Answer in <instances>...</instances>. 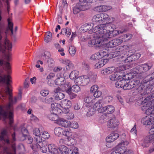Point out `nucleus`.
Returning <instances> with one entry per match:
<instances>
[{
    "instance_id": "2",
    "label": "nucleus",
    "mask_w": 154,
    "mask_h": 154,
    "mask_svg": "<svg viewBox=\"0 0 154 154\" xmlns=\"http://www.w3.org/2000/svg\"><path fill=\"white\" fill-rule=\"evenodd\" d=\"M128 90L137 86L138 92L142 96L146 97V95L154 91L153 87L152 85H149L147 82H142L140 83V81L138 79H133L128 83Z\"/></svg>"
},
{
    "instance_id": "48",
    "label": "nucleus",
    "mask_w": 154,
    "mask_h": 154,
    "mask_svg": "<svg viewBox=\"0 0 154 154\" xmlns=\"http://www.w3.org/2000/svg\"><path fill=\"white\" fill-rule=\"evenodd\" d=\"M80 87L77 85H73L71 88V91L75 93H78L80 91Z\"/></svg>"
},
{
    "instance_id": "49",
    "label": "nucleus",
    "mask_w": 154,
    "mask_h": 154,
    "mask_svg": "<svg viewBox=\"0 0 154 154\" xmlns=\"http://www.w3.org/2000/svg\"><path fill=\"white\" fill-rule=\"evenodd\" d=\"M146 80L147 81V83L149 85V84L148 83V82L151 81H154V72L152 73V74L149 75L146 78Z\"/></svg>"
},
{
    "instance_id": "29",
    "label": "nucleus",
    "mask_w": 154,
    "mask_h": 154,
    "mask_svg": "<svg viewBox=\"0 0 154 154\" xmlns=\"http://www.w3.org/2000/svg\"><path fill=\"white\" fill-rule=\"evenodd\" d=\"M37 148H40L42 150V152L43 153H46L47 151V143L45 141H43L41 144H38L36 145Z\"/></svg>"
},
{
    "instance_id": "30",
    "label": "nucleus",
    "mask_w": 154,
    "mask_h": 154,
    "mask_svg": "<svg viewBox=\"0 0 154 154\" xmlns=\"http://www.w3.org/2000/svg\"><path fill=\"white\" fill-rule=\"evenodd\" d=\"M79 1L78 2L87 10L89 8L87 4L92 2L93 0H79Z\"/></svg>"
},
{
    "instance_id": "56",
    "label": "nucleus",
    "mask_w": 154,
    "mask_h": 154,
    "mask_svg": "<svg viewBox=\"0 0 154 154\" xmlns=\"http://www.w3.org/2000/svg\"><path fill=\"white\" fill-rule=\"evenodd\" d=\"M69 127L74 129H76L78 128L79 125L76 122H74L72 123L71 122V124Z\"/></svg>"
},
{
    "instance_id": "32",
    "label": "nucleus",
    "mask_w": 154,
    "mask_h": 154,
    "mask_svg": "<svg viewBox=\"0 0 154 154\" xmlns=\"http://www.w3.org/2000/svg\"><path fill=\"white\" fill-rule=\"evenodd\" d=\"M93 97L92 96H88L85 97L84 99V101L86 103L88 104V106H91L93 103Z\"/></svg>"
},
{
    "instance_id": "42",
    "label": "nucleus",
    "mask_w": 154,
    "mask_h": 154,
    "mask_svg": "<svg viewBox=\"0 0 154 154\" xmlns=\"http://www.w3.org/2000/svg\"><path fill=\"white\" fill-rule=\"evenodd\" d=\"M108 119V117L106 114L102 115L99 119V122L101 123H104L107 121Z\"/></svg>"
},
{
    "instance_id": "44",
    "label": "nucleus",
    "mask_w": 154,
    "mask_h": 154,
    "mask_svg": "<svg viewBox=\"0 0 154 154\" xmlns=\"http://www.w3.org/2000/svg\"><path fill=\"white\" fill-rule=\"evenodd\" d=\"M3 32V27L0 24V51H1L2 49V34Z\"/></svg>"
},
{
    "instance_id": "25",
    "label": "nucleus",
    "mask_w": 154,
    "mask_h": 154,
    "mask_svg": "<svg viewBox=\"0 0 154 154\" xmlns=\"http://www.w3.org/2000/svg\"><path fill=\"white\" fill-rule=\"evenodd\" d=\"M117 49L118 50V51H117V52H118L120 53V54H119L121 55V57L122 58L124 57H126L127 55L125 54V53L126 52V51L125 50V48L124 47V46H121L119 47Z\"/></svg>"
},
{
    "instance_id": "17",
    "label": "nucleus",
    "mask_w": 154,
    "mask_h": 154,
    "mask_svg": "<svg viewBox=\"0 0 154 154\" xmlns=\"http://www.w3.org/2000/svg\"><path fill=\"white\" fill-rule=\"evenodd\" d=\"M57 124L61 126L64 127H69L71 124V122L64 119H60L57 121Z\"/></svg>"
},
{
    "instance_id": "14",
    "label": "nucleus",
    "mask_w": 154,
    "mask_h": 154,
    "mask_svg": "<svg viewBox=\"0 0 154 154\" xmlns=\"http://www.w3.org/2000/svg\"><path fill=\"white\" fill-rule=\"evenodd\" d=\"M77 137L76 134L73 133L68 137H67L68 144L70 146L74 145L76 143L75 139Z\"/></svg>"
},
{
    "instance_id": "18",
    "label": "nucleus",
    "mask_w": 154,
    "mask_h": 154,
    "mask_svg": "<svg viewBox=\"0 0 154 154\" xmlns=\"http://www.w3.org/2000/svg\"><path fill=\"white\" fill-rule=\"evenodd\" d=\"M147 103L142 104L143 105L142 109L143 110H146V113L148 115H149L150 114H152L154 116V108L153 106L152 105H151L149 106V107H145L143 108V106L144 105H146V104Z\"/></svg>"
},
{
    "instance_id": "36",
    "label": "nucleus",
    "mask_w": 154,
    "mask_h": 154,
    "mask_svg": "<svg viewBox=\"0 0 154 154\" xmlns=\"http://www.w3.org/2000/svg\"><path fill=\"white\" fill-rule=\"evenodd\" d=\"M79 72L78 71L74 70L72 71L69 75V77L71 79H76L78 77Z\"/></svg>"
},
{
    "instance_id": "40",
    "label": "nucleus",
    "mask_w": 154,
    "mask_h": 154,
    "mask_svg": "<svg viewBox=\"0 0 154 154\" xmlns=\"http://www.w3.org/2000/svg\"><path fill=\"white\" fill-rule=\"evenodd\" d=\"M63 131V129L59 127L56 128L54 129V133L55 134L58 136H59L60 135L62 134Z\"/></svg>"
},
{
    "instance_id": "34",
    "label": "nucleus",
    "mask_w": 154,
    "mask_h": 154,
    "mask_svg": "<svg viewBox=\"0 0 154 154\" xmlns=\"http://www.w3.org/2000/svg\"><path fill=\"white\" fill-rule=\"evenodd\" d=\"M103 101L102 99L99 100L93 106L94 108H96L97 109H100L102 106Z\"/></svg>"
},
{
    "instance_id": "51",
    "label": "nucleus",
    "mask_w": 154,
    "mask_h": 154,
    "mask_svg": "<svg viewBox=\"0 0 154 154\" xmlns=\"http://www.w3.org/2000/svg\"><path fill=\"white\" fill-rule=\"evenodd\" d=\"M107 17L105 20H104V22L107 21V22L111 23L113 22L114 20V18L111 16H109V15L106 14Z\"/></svg>"
},
{
    "instance_id": "33",
    "label": "nucleus",
    "mask_w": 154,
    "mask_h": 154,
    "mask_svg": "<svg viewBox=\"0 0 154 154\" xmlns=\"http://www.w3.org/2000/svg\"><path fill=\"white\" fill-rule=\"evenodd\" d=\"M103 109L105 112L108 113H112L114 111V107L112 105H108L104 107Z\"/></svg>"
},
{
    "instance_id": "27",
    "label": "nucleus",
    "mask_w": 154,
    "mask_h": 154,
    "mask_svg": "<svg viewBox=\"0 0 154 154\" xmlns=\"http://www.w3.org/2000/svg\"><path fill=\"white\" fill-rule=\"evenodd\" d=\"M112 8L111 6L107 5L99 6L97 7V10L99 12H105Z\"/></svg>"
},
{
    "instance_id": "16",
    "label": "nucleus",
    "mask_w": 154,
    "mask_h": 154,
    "mask_svg": "<svg viewBox=\"0 0 154 154\" xmlns=\"http://www.w3.org/2000/svg\"><path fill=\"white\" fill-rule=\"evenodd\" d=\"M60 105L57 103H55L51 104V108L52 109V111L54 113L58 114L60 113L62 111L61 109L59 108Z\"/></svg>"
},
{
    "instance_id": "58",
    "label": "nucleus",
    "mask_w": 154,
    "mask_h": 154,
    "mask_svg": "<svg viewBox=\"0 0 154 154\" xmlns=\"http://www.w3.org/2000/svg\"><path fill=\"white\" fill-rule=\"evenodd\" d=\"M64 85L65 89L66 92H67L68 90H71V85L69 82H66L65 84V83Z\"/></svg>"
},
{
    "instance_id": "12",
    "label": "nucleus",
    "mask_w": 154,
    "mask_h": 154,
    "mask_svg": "<svg viewBox=\"0 0 154 154\" xmlns=\"http://www.w3.org/2000/svg\"><path fill=\"white\" fill-rule=\"evenodd\" d=\"M87 10L79 2L76 3V5L73 7L72 11L74 14H76L81 11H84Z\"/></svg>"
},
{
    "instance_id": "8",
    "label": "nucleus",
    "mask_w": 154,
    "mask_h": 154,
    "mask_svg": "<svg viewBox=\"0 0 154 154\" xmlns=\"http://www.w3.org/2000/svg\"><path fill=\"white\" fill-rule=\"evenodd\" d=\"M74 82L75 83L82 86L87 85L89 82L88 76L86 75L82 76L77 78L75 79Z\"/></svg>"
},
{
    "instance_id": "55",
    "label": "nucleus",
    "mask_w": 154,
    "mask_h": 154,
    "mask_svg": "<svg viewBox=\"0 0 154 154\" xmlns=\"http://www.w3.org/2000/svg\"><path fill=\"white\" fill-rule=\"evenodd\" d=\"M51 56V54L48 51H45L42 57H43V59L44 60L48 59Z\"/></svg>"
},
{
    "instance_id": "41",
    "label": "nucleus",
    "mask_w": 154,
    "mask_h": 154,
    "mask_svg": "<svg viewBox=\"0 0 154 154\" xmlns=\"http://www.w3.org/2000/svg\"><path fill=\"white\" fill-rule=\"evenodd\" d=\"M120 80L121 82H122L121 83L122 88L124 90H128V83L124 80L122 79Z\"/></svg>"
},
{
    "instance_id": "39",
    "label": "nucleus",
    "mask_w": 154,
    "mask_h": 154,
    "mask_svg": "<svg viewBox=\"0 0 154 154\" xmlns=\"http://www.w3.org/2000/svg\"><path fill=\"white\" fill-rule=\"evenodd\" d=\"M101 52H98L92 55L91 57V59L92 60H96L99 59L102 57Z\"/></svg>"
},
{
    "instance_id": "60",
    "label": "nucleus",
    "mask_w": 154,
    "mask_h": 154,
    "mask_svg": "<svg viewBox=\"0 0 154 154\" xmlns=\"http://www.w3.org/2000/svg\"><path fill=\"white\" fill-rule=\"evenodd\" d=\"M72 91L70 90L69 89L68 90H67V92H66L69 95V97L71 99H72L74 98L76 96V95L71 92Z\"/></svg>"
},
{
    "instance_id": "47",
    "label": "nucleus",
    "mask_w": 154,
    "mask_h": 154,
    "mask_svg": "<svg viewBox=\"0 0 154 154\" xmlns=\"http://www.w3.org/2000/svg\"><path fill=\"white\" fill-rule=\"evenodd\" d=\"M69 53L72 56H73L75 54L76 49L75 47L72 46H70L69 48Z\"/></svg>"
},
{
    "instance_id": "26",
    "label": "nucleus",
    "mask_w": 154,
    "mask_h": 154,
    "mask_svg": "<svg viewBox=\"0 0 154 154\" xmlns=\"http://www.w3.org/2000/svg\"><path fill=\"white\" fill-rule=\"evenodd\" d=\"M60 105L62 107H70L72 104L70 100L65 99L61 100L60 102Z\"/></svg>"
},
{
    "instance_id": "52",
    "label": "nucleus",
    "mask_w": 154,
    "mask_h": 154,
    "mask_svg": "<svg viewBox=\"0 0 154 154\" xmlns=\"http://www.w3.org/2000/svg\"><path fill=\"white\" fill-rule=\"evenodd\" d=\"M21 132L22 133V136L21 138H25L26 137V134L28 133V131L27 129L24 127L22 128L21 130Z\"/></svg>"
},
{
    "instance_id": "62",
    "label": "nucleus",
    "mask_w": 154,
    "mask_h": 154,
    "mask_svg": "<svg viewBox=\"0 0 154 154\" xmlns=\"http://www.w3.org/2000/svg\"><path fill=\"white\" fill-rule=\"evenodd\" d=\"M50 137V135L48 132L44 131L42 132V137L44 139H48Z\"/></svg>"
},
{
    "instance_id": "4",
    "label": "nucleus",
    "mask_w": 154,
    "mask_h": 154,
    "mask_svg": "<svg viewBox=\"0 0 154 154\" xmlns=\"http://www.w3.org/2000/svg\"><path fill=\"white\" fill-rule=\"evenodd\" d=\"M94 33L97 35V37H100L101 39L103 41H106L107 38L106 34L108 33L109 30H107L106 25L104 24H100L95 26L93 28Z\"/></svg>"
},
{
    "instance_id": "3",
    "label": "nucleus",
    "mask_w": 154,
    "mask_h": 154,
    "mask_svg": "<svg viewBox=\"0 0 154 154\" xmlns=\"http://www.w3.org/2000/svg\"><path fill=\"white\" fill-rule=\"evenodd\" d=\"M152 65L151 63H146L138 65L136 67L135 71L132 72L131 74H133L131 78H134V76L139 77L141 79L143 78L142 74L149 70L152 67Z\"/></svg>"
},
{
    "instance_id": "20",
    "label": "nucleus",
    "mask_w": 154,
    "mask_h": 154,
    "mask_svg": "<svg viewBox=\"0 0 154 154\" xmlns=\"http://www.w3.org/2000/svg\"><path fill=\"white\" fill-rule=\"evenodd\" d=\"M2 136H0V140H4L8 144H10V141L8 137L7 131L6 130H3L1 133Z\"/></svg>"
},
{
    "instance_id": "15",
    "label": "nucleus",
    "mask_w": 154,
    "mask_h": 154,
    "mask_svg": "<svg viewBox=\"0 0 154 154\" xmlns=\"http://www.w3.org/2000/svg\"><path fill=\"white\" fill-rule=\"evenodd\" d=\"M119 137V135L117 133H113L111 134L109 136L106 138L107 143L112 142L116 139Z\"/></svg>"
},
{
    "instance_id": "64",
    "label": "nucleus",
    "mask_w": 154,
    "mask_h": 154,
    "mask_svg": "<svg viewBox=\"0 0 154 154\" xmlns=\"http://www.w3.org/2000/svg\"><path fill=\"white\" fill-rule=\"evenodd\" d=\"M49 93V91L47 90H43L40 92L41 95L44 97L47 95Z\"/></svg>"
},
{
    "instance_id": "9",
    "label": "nucleus",
    "mask_w": 154,
    "mask_h": 154,
    "mask_svg": "<svg viewBox=\"0 0 154 154\" xmlns=\"http://www.w3.org/2000/svg\"><path fill=\"white\" fill-rule=\"evenodd\" d=\"M122 42L121 39L115 38L106 43V46L108 48H113L121 44Z\"/></svg>"
},
{
    "instance_id": "45",
    "label": "nucleus",
    "mask_w": 154,
    "mask_h": 154,
    "mask_svg": "<svg viewBox=\"0 0 154 154\" xmlns=\"http://www.w3.org/2000/svg\"><path fill=\"white\" fill-rule=\"evenodd\" d=\"M5 48L7 49L9 51L11 50L12 47V45L9 41L5 39Z\"/></svg>"
},
{
    "instance_id": "5",
    "label": "nucleus",
    "mask_w": 154,
    "mask_h": 154,
    "mask_svg": "<svg viewBox=\"0 0 154 154\" xmlns=\"http://www.w3.org/2000/svg\"><path fill=\"white\" fill-rule=\"evenodd\" d=\"M128 144L129 142L127 141H122L117 146L115 149L119 154H131V151L129 150H127L126 147V146Z\"/></svg>"
},
{
    "instance_id": "28",
    "label": "nucleus",
    "mask_w": 154,
    "mask_h": 154,
    "mask_svg": "<svg viewBox=\"0 0 154 154\" xmlns=\"http://www.w3.org/2000/svg\"><path fill=\"white\" fill-rule=\"evenodd\" d=\"M41 101L44 103L50 104L54 101V99L52 96H49L45 98H42Z\"/></svg>"
},
{
    "instance_id": "43",
    "label": "nucleus",
    "mask_w": 154,
    "mask_h": 154,
    "mask_svg": "<svg viewBox=\"0 0 154 154\" xmlns=\"http://www.w3.org/2000/svg\"><path fill=\"white\" fill-rule=\"evenodd\" d=\"M47 34H48V35L45 38V41L46 43H48V42L51 41L52 40V34L51 33L50 31L47 32Z\"/></svg>"
},
{
    "instance_id": "35",
    "label": "nucleus",
    "mask_w": 154,
    "mask_h": 154,
    "mask_svg": "<svg viewBox=\"0 0 154 154\" xmlns=\"http://www.w3.org/2000/svg\"><path fill=\"white\" fill-rule=\"evenodd\" d=\"M151 119L146 116L142 119L141 122L144 125H149L151 123Z\"/></svg>"
},
{
    "instance_id": "37",
    "label": "nucleus",
    "mask_w": 154,
    "mask_h": 154,
    "mask_svg": "<svg viewBox=\"0 0 154 154\" xmlns=\"http://www.w3.org/2000/svg\"><path fill=\"white\" fill-rule=\"evenodd\" d=\"M58 114L56 113H54V112H53L52 113H51L49 115V118L52 121H57L58 120H57L58 119Z\"/></svg>"
},
{
    "instance_id": "6",
    "label": "nucleus",
    "mask_w": 154,
    "mask_h": 154,
    "mask_svg": "<svg viewBox=\"0 0 154 154\" xmlns=\"http://www.w3.org/2000/svg\"><path fill=\"white\" fill-rule=\"evenodd\" d=\"M106 14L101 13L94 15L92 18V21L94 23L99 24L104 22L107 17Z\"/></svg>"
},
{
    "instance_id": "54",
    "label": "nucleus",
    "mask_w": 154,
    "mask_h": 154,
    "mask_svg": "<svg viewBox=\"0 0 154 154\" xmlns=\"http://www.w3.org/2000/svg\"><path fill=\"white\" fill-rule=\"evenodd\" d=\"M102 62L99 60L98 62L96 63L94 65V67L95 69H99L103 66Z\"/></svg>"
},
{
    "instance_id": "22",
    "label": "nucleus",
    "mask_w": 154,
    "mask_h": 154,
    "mask_svg": "<svg viewBox=\"0 0 154 154\" xmlns=\"http://www.w3.org/2000/svg\"><path fill=\"white\" fill-rule=\"evenodd\" d=\"M115 70L114 67H110L102 70L101 73L104 75H108L112 73Z\"/></svg>"
},
{
    "instance_id": "21",
    "label": "nucleus",
    "mask_w": 154,
    "mask_h": 154,
    "mask_svg": "<svg viewBox=\"0 0 154 154\" xmlns=\"http://www.w3.org/2000/svg\"><path fill=\"white\" fill-rule=\"evenodd\" d=\"M82 28H83L84 31L85 32H88L89 33L92 34L94 33L93 29H92V26L91 23H86L83 25Z\"/></svg>"
},
{
    "instance_id": "59",
    "label": "nucleus",
    "mask_w": 154,
    "mask_h": 154,
    "mask_svg": "<svg viewBox=\"0 0 154 154\" xmlns=\"http://www.w3.org/2000/svg\"><path fill=\"white\" fill-rule=\"evenodd\" d=\"M33 132V134L35 135L36 137L40 136L41 135L40 131L38 128H36L34 129Z\"/></svg>"
},
{
    "instance_id": "63",
    "label": "nucleus",
    "mask_w": 154,
    "mask_h": 154,
    "mask_svg": "<svg viewBox=\"0 0 154 154\" xmlns=\"http://www.w3.org/2000/svg\"><path fill=\"white\" fill-rule=\"evenodd\" d=\"M73 133L68 131L67 130H63V133H62V134L63 135H64L66 136L67 137H68L69 136L71 135Z\"/></svg>"
},
{
    "instance_id": "24",
    "label": "nucleus",
    "mask_w": 154,
    "mask_h": 154,
    "mask_svg": "<svg viewBox=\"0 0 154 154\" xmlns=\"http://www.w3.org/2000/svg\"><path fill=\"white\" fill-rule=\"evenodd\" d=\"M108 33H106V36L107 41L108 40L109 38L112 37H114L117 36L119 34V30H113L112 31H110L109 30L108 31Z\"/></svg>"
},
{
    "instance_id": "1",
    "label": "nucleus",
    "mask_w": 154,
    "mask_h": 154,
    "mask_svg": "<svg viewBox=\"0 0 154 154\" xmlns=\"http://www.w3.org/2000/svg\"><path fill=\"white\" fill-rule=\"evenodd\" d=\"M11 77L8 75H5L3 76H1V73L0 72V82H2L5 83L7 85L5 89H3L0 91V94L3 97H6L7 95H9V104L7 106V112H6L3 109V108L0 106V119L1 118V116H2L5 119L7 118L9 119V125L11 127L12 126V124L13 123V109L12 104L16 103L18 100H21L22 93L20 92L17 97H15L13 100L12 96V89H11V86L10 82H11Z\"/></svg>"
},
{
    "instance_id": "38",
    "label": "nucleus",
    "mask_w": 154,
    "mask_h": 154,
    "mask_svg": "<svg viewBox=\"0 0 154 154\" xmlns=\"http://www.w3.org/2000/svg\"><path fill=\"white\" fill-rule=\"evenodd\" d=\"M55 99L57 100H60L64 97V94L60 92L54 94Z\"/></svg>"
},
{
    "instance_id": "23",
    "label": "nucleus",
    "mask_w": 154,
    "mask_h": 154,
    "mask_svg": "<svg viewBox=\"0 0 154 154\" xmlns=\"http://www.w3.org/2000/svg\"><path fill=\"white\" fill-rule=\"evenodd\" d=\"M63 63L66 65V69L67 70L72 69L74 67V65L72 62L67 59L63 60Z\"/></svg>"
},
{
    "instance_id": "13",
    "label": "nucleus",
    "mask_w": 154,
    "mask_h": 154,
    "mask_svg": "<svg viewBox=\"0 0 154 154\" xmlns=\"http://www.w3.org/2000/svg\"><path fill=\"white\" fill-rule=\"evenodd\" d=\"M48 148L49 154H59V148L57 147L54 144H49L48 145Z\"/></svg>"
},
{
    "instance_id": "31",
    "label": "nucleus",
    "mask_w": 154,
    "mask_h": 154,
    "mask_svg": "<svg viewBox=\"0 0 154 154\" xmlns=\"http://www.w3.org/2000/svg\"><path fill=\"white\" fill-rule=\"evenodd\" d=\"M55 83L57 85H63L65 83V79L63 76L58 77L55 80Z\"/></svg>"
},
{
    "instance_id": "10",
    "label": "nucleus",
    "mask_w": 154,
    "mask_h": 154,
    "mask_svg": "<svg viewBox=\"0 0 154 154\" xmlns=\"http://www.w3.org/2000/svg\"><path fill=\"white\" fill-rule=\"evenodd\" d=\"M91 107L85 105L84 107L83 112L88 117L91 116L95 113V109L94 107Z\"/></svg>"
},
{
    "instance_id": "61",
    "label": "nucleus",
    "mask_w": 154,
    "mask_h": 154,
    "mask_svg": "<svg viewBox=\"0 0 154 154\" xmlns=\"http://www.w3.org/2000/svg\"><path fill=\"white\" fill-rule=\"evenodd\" d=\"M98 87L97 85H93L91 88V92L94 93L98 90Z\"/></svg>"
},
{
    "instance_id": "53",
    "label": "nucleus",
    "mask_w": 154,
    "mask_h": 154,
    "mask_svg": "<svg viewBox=\"0 0 154 154\" xmlns=\"http://www.w3.org/2000/svg\"><path fill=\"white\" fill-rule=\"evenodd\" d=\"M25 139L27 140V142L28 143H31L33 141L32 138V137L30 136L28 137L27 135H26V137L25 138H21V140L22 141H23Z\"/></svg>"
},
{
    "instance_id": "11",
    "label": "nucleus",
    "mask_w": 154,
    "mask_h": 154,
    "mask_svg": "<svg viewBox=\"0 0 154 154\" xmlns=\"http://www.w3.org/2000/svg\"><path fill=\"white\" fill-rule=\"evenodd\" d=\"M119 124V122L116 118L113 117L108 121L107 126L109 128H115Z\"/></svg>"
},
{
    "instance_id": "19",
    "label": "nucleus",
    "mask_w": 154,
    "mask_h": 154,
    "mask_svg": "<svg viewBox=\"0 0 154 154\" xmlns=\"http://www.w3.org/2000/svg\"><path fill=\"white\" fill-rule=\"evenodd\" d=\"M140 54H132L128 57L127 58L125 59H124V60L125 63L132 62L139 58L140 57Z\"/></svg>"
},
{
    "instance_id": "57",
    "label": "nucleus",
    "mask_w": 154,
    "mask_h": 154,
    "mask_svg": "<svg viewBox=\"0 0 154 154\" xmlns=\"http://www.w3.org/2000/svg\"><path fill=\"white\" fill-rule=\"evenodd\" d=\"M97 75L95 73H91V75H90L89 77H88V79H89V81H94L96 79Z\"/></svg>"
},
{
    "instance_id": "7",
    "label": "nucleus",
    "mask_w": 154,
    "mask_h": 154,
    "mask_svg": "<svg viewBox=\"0 0 154 154\" xmlns=\"http://www.w3.org/2000/svg\"><path fill=\"white\" fill-rule=\"evenodd\" d=\"M100 37L94 36V38L90 40L88 43V46L90 47H92L94 46L96 47H99L102 45V42H103Z\"/></svg>"
},
{
    "instance_id": "50",
    "label": "nucleus",
    "mask_w": 154,
    "mask_h": 154,
    "mask_svg": "<svg viewBox=\"0 0 154 154\" xmlns=\"http://www.w3.org/2000/svg\"><path fill=\"white\" fill-rule=\"evenodd\" d=\"M35 141L36 142V143L37 144V145H38V144H41L42 142V137H40V136H37L34 137V138Z\"/></svg>"
},
{
    "instance_id": "46",
    "label": "nucleus",
    "mask_w": 154,
    "mask_h": 154,
    "mask_svg": "<svg viewBox=\"0 0 154 154\" xmlns=\"http://www.w3.org/2000/svg\"><path fill=\"white\" fill-rule=\"evenodd\" d=\"M68 150V148L64 145H62L59 148V151H60L62 154H66L67 150Z\"/></svg>"
}]
</instances>
